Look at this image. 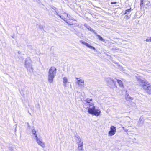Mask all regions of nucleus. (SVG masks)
I'll return each mask as SVG.
<instances>
[{
  "label": "nucleus",
  "instance_id": "obj_1",
  "mask_svg": "<svg viewBox=\"0 0 151 151\" xmlns=\"http://www.w3.org/2000/svg\"><path fill=\"white\" fill-rule=\"evenodd\" d=\"M92 99H87L85 100L84 107L88 109V112L89 113L96 116H99L101 113V110L98 108H96L94 103L92 102Z\"/></svg>",
  "mask_w": 151,
  "mask_h": 151
},
{
  "label": "nucleus",
  "instance_id": "obj_2",
  "mask_svg": "<svg viewBox=\"0 0 151 151\" xmlns=\"http://www.w3.org/2000/svg\"><path fill=\"white\" fill-rule=\"evenodd\" d=\"M139 85L145 90L147 93L151 95V84L145 78H142L139 76L136 77Z\"/></svg>",
  "mask_w": 151,
  "mask_h": 151
},
{
  "label": "nucleus",
  "instance_id": "obj_3",
  "mask_svg": "<svg viewBox=\"0 0 151 151\" xmlns=\"http://www.w3.org/2000/svg\"><path fill=\"white\" fill-rule=\"evenodd\" d=\"M57 69L55 67H51L49 69L47 76V80L49 83L53 82V79L56 74Z\"/></svg>",
  "mask_w": 151,
  "mask_h": 151
},
{
  "label": "nucleus",
  "instance_id": "obj_4",
  "mask_svg": "<svg viewBox=\"0 0 151 151\" xmlns=\"http://www.w3.org/2000/svg\"><path fill=\"white\" fill-rule=\"evenodd\" d=\"M25 65L27 70L30 72H32L33 68L31 60L29 58L26 59L25 63Z\"/></svg>",
  "mask_w": 151,
  "mask_h": 151
},
{
  "label": "nucleus",
  "instance_id": "obj_5",
  "mask_svg": "<svg viewBox=\"0 0 151 151\" xmlns=\"http://www.w3.org/2000/svg\"><path fill=\"white\" fill-rule=\"evenodd\" d=\"M37 144L40 146L42 148H44L45 147V143L43 141V139L41 137H36V138L34 139Z\"/></svg>",
  "mask_w": 151,
  "mask_h": 151
},
{
  "label": "nucleus",
  "instance_id": "obj_6",
  "mask_svg": "<svg viewBox=\"0 0 151 151\" xmlns=\"http://www.w3.org/2000/svg\"><path fill=\"white\" fill-rule=\"evenodd\" d=\"M116 127L114 126L111 125L110 127V130L108 132V135L109 136L114 135L116 134Z\"/></svg>",
  "mask_w": 151,
  "mask_h": 151
},
{
  "label": "nucleus",
  "instance_id": "obj_7",
  "mask_svg": "<svg viewBox=\"0 0 151 151\" xmlns=\"http://www.w3.org/2000/svg\"><path fill=\"white\" fill-rule=\"evenodd\" d=\"M78 140H77V142L78 145V150L82 151L83 150V142H81V139L79 137H77Z\"/></svg>",
  "mask_w": 151,
  "mask_h": 151
},
{
  "label": "nucleus",
  "instance_id": "obj_8",
  "mask_svg": "<svg viewBox=\"0 0 151 151\" xmlns=\"http://www.w3.org/2000/svg\"><path fill=\"white\" fill-rule=\"evenodd\" d=\"M77 81L76 83L80 87H84V80L82 79H79V78H77Z\"/></svg>",
  "mask_w": 151,
  "mask_h": 151
},
{
  "label": "nucleus",
  "instance_id": "obj_9",
  "mask_svg": "<svg viewBox=\"0 0 151 151\" xmlns=\"http://www.w3.org/2000/svg\"><path fill=\"white\" fill-rule=\"evenodd\" d=\"M80 42L82 44L84 45H85L86 46H87V47H88L92 49H93L94 50H96L95 48L93 46H91L88 43H87L83 40L80 41Z\"/></svg>",
  "mask_w": 151,
  "mask_h": 151
},
{
  "label": "nucleus",
  "instance_id": "obj_10",
  "mask_svg": "<svg viewBox=\"0 0 151 151\" xmlns=\"http://www.w3.org/2000/svg\"><path fill=\"white\" fill-rule=\"evenodd\" d=\"M63 83L64 86L67 87L68 86L67 83H68V79L67 77H64L63 78Z\"/></svg>",
  "mask_w": 151,
  "mask_h": 151
},
{
  "label": "nucleus",
  "instance_id": "obj_11",
  "mask_svg": "<svg viewBox=\"0 0 151 151\" xmlns=\"http://www.w3.org/2000/svg\"><path fill=\"white\" fill-rule=\"evenodd\" d=\"M125 99L127 101H130L133 99V98L131 97L129 94L127 93L125 95Z\"/></svg>",
  "mask_w": 151,
  "mask_h": 151
},
{
  "label": "nucleus",
  "instance_id": "obj_12",
  "mask_svg": "<svg viewBox=\"0 0 151 151\" xmlns=\"http://www.w3.org/2000/svg\"><path fill=\"white\" fill-rule=\"evenodd\" d=\"M105 80L108 82L109 83H111V82H113L114 84L115 85V83L114 81V80L112 79L111 78H106Z\"/></svg>",
  "mask_w": 151,
  "mask_h": 151
},
{
  "label": "nucleus",
  "instance_id": "obj_13",
  "mask_svg": "<svg viewBox=\"0 0 151 151\" xmlns=\"http://www.w3.org/2000/svg\"><path fill=\"white\" fill-rule=\"evenodd\" d=\"M32 133L34 136V139L36 138V137H37V135L36 134V132L35 129H33L32 130Z\"/></svg>",
  "mask_w": 151,
  "mask_h": 151
},
{
  "label": "nucleus",
  "instance_id": "obj_14",
  "mask_svg": "<svg viewBox=\"0 0 151 151\" xmlns=\"http://www.w3.org/2000/svg\"><path fill=\"white\" fill-rule=\"evenodd\" d=\"M57 14L62 19H63V20L65 22L67 23H68V24L70 25H72L73 24H70V23H69L67 21V20H65V18H64V17H63V16H60V15H59L58 14V13H57Z\"/></svg>",
  "mask_w": 151,
  "mask_h": 151
},
{
  "label": "nucleus",
  "instance_id": "obj_15",
  "mask_svg": "<svg viewBox=\"0 0 151 151\" xmlns=\"http://www.w3.org/2000/svg\"><path fill=\"white\" fill-rule=\"evenodd\" d=\"M117 82L119 84V85L121 87H123V85L122 81L121 80H117Z\"/></svg>",
  "mask_w": 151,
  "mask_h": 151
},
{
  "label": "nucleus",
  "instance_id": "obj_16",
  "mask_svg": "<svg viewBox=\"0 0 151 151\" xmlns=\"http://www.w3.org/2000/svg\"><path fill=\"white\" fill-rule=\"evenodd\" d=\"M84 26L86 27L88 30H90L91 31H92V32H94V30L93 29H92L90 27H87V25H86V24H84Z\"/></svg>",
  "mask_w": 151,
  "mask_h": 151
},
{
  "label": "nucleus",
  "instance_id": "obj_17",
  "mask_svg": "<svg viewBox=\"0 0 151 151\" xmlns=\"http://www.w3.org/2000/svg\"><path fill=\"white\" fill-rule=\"evenodd\" d=\"M147 42H151V37H150L147 38L146 40Z\"/></svg>",
  "mask_w": 151,
  "mask_h": 151
},
{
  "label": "nucleus",
  "instance_id": "obj_18",
  "mask_svg": "<svg viewBox=\"0 0 151 151\" xmlns=\"http://www.w3.org/2000/svg\"><path fill=\"white\" fill-rule=\"evenodd\" d=\"M97 36H98V38H99V39L100 40H101V41H104V40L103 39V38L101 36H100L99 35H98Z\"/></svg>",
  "mask_w": 151,
  "mask_h": 151
},
{
  "label": "nucleus",
  "instance_id": "obj_19",
  "mask_svg": "<svg viewBox=\"0 0 151 151\" xmlns=\"http://www.w3.org/2000/svg\"><path fill=\"white\" fill-rule=\"evenodd\" d=\"M131 11V8L129 9L126 10L125 14H127L128 12H129L130 11Z\"/></svg>",
  "mask_w": 151,
  "mask_h": 151
},
{
  "label": "nucleus",
  "instance_id": "obj_20",
  "mask_svg": "<svg viewBox=\"0 0 151 151\" xmlns=\"http://www.w3.org/2000/svg\"><path fill=\"white\" fill-rule=\"evenodd\" d=\"M143 0H140V6H141L143 4Z\"/></svg>",
  "mask_w": 151,
  "mask_h": 151
},
{
  "label": "nucleus",
  "instance_id": "obj_21",
  "mask_svg": "<svg viewBox=\"0 0 151 151\" xmlns=\"http://www.w3.org/2000/svg\"><path fill=\"white\" fill-rule=\"evenodd\" d=\"M27 126L28 127H30V126L29 124V123L27 122Z\"/></svg>",
  "mask_w": 151,
  "mask_h": 151
},
{
  "label": "nucleus",
  "instance_id": "obj_22",
  "mask_svg": "<svg viewBox=\"0 0 151 151\" xmlns=\"http://www.w3.org/2000/svg\"><path fill=\"white\" fill-rule=\"evenodd\" d=\"M120 69H121L123 71H125V69H124L123 68V67H120Z\"/></svg>",
  "mask_w": 151,
  "mask_h": 151
},
{
  "label": "nucleus",
  "instance_id": "obj_23",
  "mask_svg": "<svg viewBox=\"0 0 151 151\" xmlns=\"http://www.w3.org/2000/svg\"><path fill=\"white\" fill-rule=\"evenodd\" d=\"M116 2H111V4H116Z\"/></svg>",
  "mask_w": 151,
  "mask_h": 151
},
{
  "label": "nucleus",
  "instance_id": "obj_24",
  "mask_svg": "<svg viewBox=\"0 0 151 151\" xmlns=\"http://www.w3.org/2000/svg\"><path fill=\"white\" fill-rule=\"evenodd\" d=\"M124 130L125 132H127L128 131V130H127V129H124Z\"/></svg>",
  "mask_w": 151,
  "mask_h": 151
},
{
  "label": "nucleus",
  "instance_id": "obj_25",
  "mask_svg": "<svg viewBox=\"0 0 151 151\" xmlns=\"http://www.w3.org/2000/svg\"><path fill=\"white\" fill-rule=\"evenodd\" d=\"M66 15H67V16L68 17H69V15H68V14H66Z\"/></svg>",
  "mask_w": 151,
  "mask_h": 151
},
{
  "label": "nucleus",
  "instance_id": "obj_26",
  "mask_svg": "<svg viewBox=\"0 0 151 151\" xmlns=\"http://www.w3.org/2000/svg\"><path fill=\"white\" fill-rule=\"evenodd\" d=\"M122 128H123V130H124V129H125V128H124V127H122Z\"/></svg>",
  "mask_w": 151,
  "mask_h": 151
}]
</instances>
